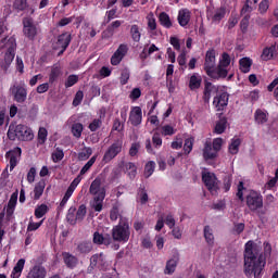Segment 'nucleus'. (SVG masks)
I'll list each match as a JSON object with an SVG mask.
<instances>
[{"instance_id":"obj_1","label":"nucleus","mask_w":278,"mask_h":278,"mask_svg":"<svg viewBox=\"0 0 278 278\" xmlns=\"http://www.w3.org/2000/svg\"><path fill=\"white\" fill-rule=\"evenodd\" d=\"M243 273L248 278H262L266 268V256L253 241H248L243 252Z\"/></svg>"},{"instance_id":"obj_2","label":"nucleus","mask_w":278,"mask_h":278,"mask_svg":"<svg viewBox=\"0 0 278 278\" xmlns=\"http://www.w3.org/2000/svg\"><path fill=\"white\" fill-rule=\"evenodd\" d=\"M244 182L240 181L237 191V198L239 201L245 200V205L250 212H257V210H262V207H264V197L262 193L255 190H249L244 198Z\"/></svg>"},{"instance_id":"obj_3","label":"nucleus","mask_w":278,"mask_h":278,"mask_svg":"<svg viewBox=\"0 0 278 278\" xmlns=\"http://www.w3.org/2000/svg\"><path fill=\"white\" fill-rule=\"evenodd\" d=\"M9 140H20V142H31L34 140V130L27 125H10L7 132Z\"/></svg>"},{"instance_id":"obj_4","label":"nucleus","mask_w":278,"mask_h":278,"mask_svg":"<svg viewBox=\"0 0 278 278\" xmlns=\"http://www.w3.org/2000/svg\"><path fill=\"white\" fill-rule=\"evenodd\" d=\"M131 236V228L129 227V222L127 218L121 217L118 225L114 226L112 229V239L114 242H129Z\"/></svg>"},{"instance_id":"obj_5","label":"nucleus","mask_w":278,"mask_h":278,"mask_svg":"<svg viewBox=\"0 0 278 278\" xmlns=\"http://www.w3.org/2000/svg\"><path fill=\"white\" fill-rule=\"evenodd\" d=\"M7 49L4 54V63L7 66H10L12 62H14V58L16 56V38L14 37H4L0 40V50Z\"/></svg>"},{"instance_id":"obj_6","label":"nucleus","mask_w":278,"mask_h":278,"mask_svg":"<svg viewBox=\"0 0 278 278\" xmlns=\"http://www.w3.org/2000/svg\"><path fill=\"white\" fill-rule=\"evenodd\" d=\"M23 34L28 40H36V36H38V26L34 23V18L25 17L23 20Z\"/></svg>"},{"instance_id":"obj_7","label":"nucleus","mask_w":278,"mask_h":278,"mask_svg":"<svg viewBox=\"0 0 278 278\" xmlns=\"http://www.w3.org/2000/svg\"><path fill=\"white\" fill-rule=\"evenodd\" d=\"M123 151V140L117 139L105 151L102 161L104 164H110L114 157H116Z\"/></svg>"},{"instance_id":"obj_8","label":"nucleus","mask_w":278,"mask_h":278,"mask_svg":"<svg viewBox=\"0 0 278 278\" xmlns=\"http://www.w3.org/2000/svg\"><path fill=\"white\" fill-rule=\"evenodd\" d=\"M202 181L211 194H216V192H218V178L216 177V174L210 172L202 173Z\"/></svg>"},{"instance_id":"obj_9","label":"nucleus","mask_w":278,"mask_h":278,"mask_svg":"<svg viewBox=\"0 0 278 278\" xmlns=\"http://www.w3.org/2000/svg\"><path fill=\"white\" fill-rule=\"evenodd\" d=\"M79 184H81V177L78 176L68 186V188L58 207L59 212H62L64 210V207H66V203H68V199H71V197H73V192H75V190L77 189V186H79Z\"/></svg>"},{"instance_id":"obj_10","label":"nucleus","mask_w":278,"mask_h":278,"mask_svg":"<svg viewBox=\"0 0 278 278\" xmlns=\"http://www.w3.org/2000/svg\"><path fill=\"white\" fill-rule=\"evenodd\" d=\"M10 92L16 103H25V101H27V89L25 87L21 85H13L10 88Z\"/></svg>"},{"instance_id":"obj_11","label":"nucleus","mask_w":278,"mask_h":278,"mask_svg":"<svg viewBox=\"0 0 278 278\" xmlns=\"http://www.w3.org/2000/svg\"><path fill=\"white\" fill-rule=\"evenodd\" d=\"M21 155H23L21 147H15L5 153V157L10 162V170L16 168L18 161L21 160Z\"/></svg>"},{"instance_id":"obj_12","label":"nucleus","mask_w":278,"mask_h":278,"mask_svg":"<svg viewBox=\"0 0 278 278\" xmlns=\"http://www.w3.org/2000/svg\"><path fill=\"white\" fill-rule=\"evenodd\" d=\"M216 68V50L214 48L208 49L204 59V71L206 75Z\"/></svg>"},{"instance_id":"obj_13","label":"nucleus","mask_w":278,"mask_h":278,"mask_svg":"<svg viewBox=\"0 0 278 278\" xmlns=\"http://www.w3.org/2000/svg\"><path fill=\"white\" fill-rule=\"evenodd\" d=\"M127 51H129L127 45L121 43L117 50L111 56L112 66H118V64H121V62H123V59L127 55Z\"/></svg>"},{"instance_id":"obj_14","label":"nucleus","mask_w":278,"mask_h":278,"mask_svg":"<svg viewBox=\"0 0 278 278\" xmlns=\"http://www.w3.org/2000/svg\"><path fill=\"white\" fill-rule=\"evenodd\" d=\"M227 105H229V93L227 92L217 94L213 100V106L215 108L216 112H224Z\"/></svg>"},{"instance_id":"obj_15","label":"nucleus","mask_w":278,"mask_h":278,"mask_svg":"<svg viewBox=\"0 0 278 278\" xmlns=\"http://www.w3.org/2000/svg\"><path fill=\"white\" fill-rule=\"evenodd\" d=\"M128 121L132 127L142 125V109L140 106H134L129 113Z\"/></svg>"},{"instance_id":"obj_16","label":"nucleus","mask_w":278,"mask_h":278,"mask_svg":"<svg viewBox=\"0 0 278 278\" xmlns=\"http://www.w3.org/2000/svg\"><path fill=\"white\" fill-rule=\"evenodd\" d=\"M71 40H73V37L68 33H63L58 36V40L53 49L58 50L60 48H63V50L68 49V46L71 45Z\"/></svg>"},{"instance_id":"obj_17","label":"nucleus","mask_w":278,"mask_h":278,"mask_svg":"<svg viewBox=\"0 0 278 278\" xmlns=\"http://www.w3.org/2000/svg\"><path fill=\"white\" fill-rule=\"evenodd\" d=\"M62 258L66 268H70L71 270L77 268V265L79 264V258L71 254V252H62Z\"/></svg>"},{"instance_id":"obj_18","label":"nucleus","mask_w":278,"mask_h":278,"mask_svg":"<svg viewBox=\"0 0 278 278\" xmlns=\"http://www.w3.org/2000/svg\"><path fill=\"white\" fill-rule=\"evenodd\" d=\"M47 277V268H45L41 265H34L28 274L26 275V278H46Z\"/></svg>"},{"instance_id":"obj_19","label":"nucleus","mask_w":278,"mask_h":278,"mask_svg":"<svg viewBox=\"0 0 278 278\" xmlns=\"http://www.w3.org/2000/svg\"><path fill=\"white\" fill-rule=\"evenodd\" d=\"M192 13L188 9H181L178 12L177 21L180 27H188Z\"/></svg>"},{"instance_id":"obj_20","label":"nucleus","mask_w":278,"mask_h":278,"mask_svg":"<svg viewBox=\"0 0 278 278\" xmlns=\"http://www.w3.org/2000/svg\"><path fill=\"white\" fill-rule=\"evenodd\" d=\"M206 75H207V77H211V79H225L227 77V75H229V72L227 71L226 67L218 65L217 67H214Z\"/></svg>"},{"instance_id":"obj_21","label":"nucleus","mask_w":278,"mask_h":278,"mask_svg":"<svg viewBox=\"0 0 278 278\" xmlns=\"http://www.w3.org/2000/svg\"><path fill=\"white\" fill-rule=\"evenodd\" d=\"M103 201H105V191L102 190L101 193L93 197V202L91 203L92 210L94 212H103Z\"/></svg>"},{"instance_id":"obj_22","label":"nucleus","mask_w":278,"mask_h":278,"mask_svg":"<svg viewBox=\"0 0 278 278\" xmlns=\"http://www.w3.org/2000/svg\"><path fill=\"white\" fill-rule=\"evenodd\" d=\"M219 121L216 122L214 132L220 136V134H225L227 129V117L223 116V113L217 114Z\"/></svg>"},{"instance_id":"obj_23","label":"nucleus","mask_w":278,"mask_h":278,"mask_svg":"<svg viewBox=\"0 0 278 278\" xmlns=\"http://www.w3.org/2000/svg\"><path fill=\"white\" fill-rule=\"evenodd\" d=\"M89 192L93 197H99V194L102 192H104V195H105V189L104 187H101V178L98 177L91 182L89 187Z\"/></svg>"},{"instance_id":"obj_24","label":"nucleus","mask_w":278,"mask_h":278,"mask_svg":"<svg viewBox=\"0 0 278 278\" xmlns=\"http://www.w3.org/2000/svg\"><path fill=\"white\" fill-rule=\"evenodd\" d=\"M16 203H18V191H15L11 194V198L8 202L7 216H12L14 210H16Z\"/></svg>"},{"instance_id":"obj_25","label":"nucleus","mask_w":278,"mask_h":278,"mask_svg":"<svg viewBox=\"0 0 278 278\" xmlns=\"http://www.w3.org/2000/svg\"><path fill=\"white\" fill-rule=\"evenodd\" d=\"M254 121L256 125H266V123H268V113L262 109H257L254 112Z\"/></svg>"},{"instance_id":"obj_26","label":"nucleus","mask_w":278,"mask_h":278,"mask_svg":"<svg viewBox=\"0 0 278 278\" xmlns=\"http://www.w3.org/2000/svg\"><path fill=\"white\" fill-rule=\"evenodd\" d=\"M177 264H179V254L167 261L165 266V275H173L177 268Z\"/></svg>"},{"instance_id":"obj_27","label":"nucleus","mask_w":278,"mask_h":278,"mask_svg":"<svg viewBox=\"0 0 278 278\" xmlns=\"http://www.w3.org/2000/svg\"><path fill=\"white\" fill-rule=\"evenodd\" d=\"M25 268V258H20L11 273V278H21Z\"/></svg>"},{"instance_id":"obj_28","label":"nucleus","mask_w":278,"mask_h":278,"mask_svg":"<svg viewBox=\"0 0 278 278\" xmlns=\"http://www.w3.org/2000/svg\"><path fill=\"white\" fill-rule=\"evenodd\" d=\"M217 155L218 154H216L214 149H212V142L206 141L204 143V148H203V157H204V160H215V157H217Z\"/></svg>"},{"instance_id":"obj_29","label":"nucleus","mask_w":278,"mask_h":278,"mask_svg":"<svg viewBox=\"0 0 278 278\" xmlns=\"http://www.w3.org/2000/svg\"><path fill=\"white\" fill-rule=\"evenodd\" d=\"M92 243L90 241H81L77 244V252L80 253V255H88V253L92 252Z\"/></svg>"},{"instance_id":"obj_30","label":"nucleus","mask_w":278,"mask_h":278,"mask_svg":"<svg viewBox=\"0 0 278 278\" xmlns=\"http://www.w3.org/2000/svg\"><path fill=\"white\" fill-rule=\"evenodd\" d=\"M62 75V67L59 64H54L49 74V84H55L58 79H60Z\"/></svg>"},{"instance_id":"obj_31","label":"nucleus","mask_w":278,"mask_h":278,"mask_svg":"<svg viewBox=\"0 0 278 278\" xmlns=\"http://www.w3.org/2000/svg\"><path fill=\"white\" fill-rule=\"evenodd\" d=\"M276 51H277V45H271L270 47L264 48L261 54L262 60L264 62H268V60L274 58Z\"/></svg>"},{"instance_id":"obj_32","label":"nucleus","mask_w":278,"mask_h":278,"mask_svg":"<svg viewBox=\"0 0 278 278\" xmlns=\"http://www.w3.org/2000/svg\"><path fill=\"white\" fill-rule=\"evenodd\" d=\"M257 1L260 0H247L241 9V16H244V14H251V12L257 8Z\"/></svg>"},{"instance_id":"obj_33","label":"nucleus","mask_w":278,"mask_h":278,"mask_svg":"<svg viewBox=\"0 0 278 278\" xmlns=\"http://www.w3.org/2000/svg\"><path fill=\"white\" fill-rule=\"evenodd\" d=\"M239 66L241 73H250L251 66H253V60H251L249 56H244L239 60Z\"/></svg>"},{"instance_id":"obj_34","label":"nucleus","mask_w":278,"mask_h":278,"mask_svg":"<svg viewBox=\"0 0 278 278\" xmlns=\"http://www.w3.org/2000/svg\"><path fill=\"white\" fill-rule=\"evenodd\" d=\"M159 23L162 25V27H165V29H170V27H173L170 15H168L166 12H161L159 14Z\"/></svg>"},{"instance_id":"obj_35","label":"nucleus","mask_w":278,"mask_h":278,"mask_svg":"<svg viewBox=\"0 0 278 278\" xmlns=\"http://www.w3.org/2000/svg\"><path fill=\"white\" fill-rule=\"evenodd\" d=\"M214 88H216V87L214 85H212V83H210V81H206L204 84V91H203V97H202L204 103H210Z\"/></svg>"},{"instance_id":"obj_36","label":"nucleus","mask_w":278,"mask_h":278,"mask_svg":"<svg viewBox=\"0 0 278 278\" xmlns=\"http://www.w3.org/2000/svg\"><path fill=\"white\" fill-rule=\"evenodd\" d=\"M130 38L132 42H140L142 38V33L140 31V26L138 24H134L130 26Z\"/></svg>"},{"instance_id":"obj_37","label":"nucleus","mask_w":278,"mask_h":278,"mask_svg":"<svg viewBox=\"0 0 278 278\" xmlns=\"http://www.w3.org/2000/svg\"><path fill=\"white\" fill-rule=\"evenodd\" d=\"M77 207L75 206H71L67 211V214H66V220L68 223V225H72V226H75L77 225V222H79L77 219Z\"/></svg>"},{"instance_id":"obj_38","label":"nucleus","mask_w":278,"mask_h":278,"mask_svg":"<svg viewBox=\"0 0 278 278\" xmlns=\"http://www.w3.org/2000/svg\"><path fill=\"white\" fill-rule=\"evenodd\" d=\"M202 81H203V78H201V76H199V74L191 75L190 80H189L190 90H199V88H201Z\"/></svg>"},{"instance_id":"obj_39","label":"nucleus","mask_w":278,"mask_h":278,"mask_svg":"<svg viewBox=\"0 0 278 278\" xmlns=\"http://www.w3.org/2000/svg\"><path fill=\"white\" fill-rule=\"evenodd\" d=\"M45 188H46L45 181H39L36 184L34 188V201H40V197L45 194Z\"/></svg>"},{"instance_id":"obj_40","label":"nucleus","mask_w":278,"mask_h":278,"mask_svg":"<svg viewBox=\"0 0 278 278\" xmlns=\"http://www.w3.org/2000/svg\"><path fill=\"white\" fill-rule=\"evenodd\" d=\"M203 233L205 242L208 244V247H214V230H212V227L204 226Z\"/></svg>"},{"instance_id":"obj_41","label":"nucleus","mask_w":278,"mask_h":278,"mask_svg":"<svg viewBox=\"0 0 278 278\" xmlns=\"http://www.w3.org/2000/svg\"><path fill=\"white\" fill-rule=\"evenodd\" d=\"M227 14V9L225 7H220L215 10V13L212 16L213 23H219L225 18V15Z\"/></svg>"},{"instance_id":"obj_42","label":"nucleus","mask_w":278,"mask_h":278,"mask_svg":"<svg viewBox=\"0 0 278 278\" xmlns=\"http://www.w3.org/2000/svg\"><path fill=\"white\" fill-rule=\"evenodd\" d=\"M125 169L129 179H136V176L138 175V167L136 166V163H131V162L126 163Z\"/></svg>"},{"instance_id":"obj_43","label":"nucleus","mask_w":278,"mask_h":278,"mask_svg":"<svg viewBox=\"0 0 278 278\" xmlns=\"http://www.w3.org/2000/svg\"><path fill=\"white\" fill-rule=\"evenodd\" d=\"M71 132L74 136V138H81V134H84V124L74 123L71 127Z\"/></svg>"},{"instance_id":"obj_44","label":"nucleus","mask_w":278,"mask_h":278,"mask_svg":"<svg viewBox=\"0 0 278 278\" xmlns=\"http://www.w3.org/2000/svg\"><path fill=\"white\" fill-rule=\"evenodd\" d=\"M240 144H242V141L240 139H232L228 147L229 153L231 155H238V152L240 151Z\"/></svg>"},{"instance_id":"obj_45","label":"nucleus","mask_w":278,"mask_h":278,"mask_svg":"<svg viewBox=\"0 0 278 278\" xmlns=\"http://www.w3.org/2000/svg\"><path fill=\"white\" fill-rule=\"evenodd\" d=\"M27 8H29V3H27V0L13 1V10H15V12H25Z\"/></svg>"},{"instance_id":"obj_46","label":"nucleus","mask_w":278,"mask_h":278,"mask_svg":"<svg viewBox=\"0 0 278 278\" xmlns=\"http://www.w3.org/2000/svg\"><path fill=\"white\" fill-rule=\"evenodd\" d=\"M97 154L93 155L84 166L83 168L80 169L79 172V175L77 177H80L81 179V176L86 175V173H88V170H90V168H92V166H94V162H97Z\"/></svg>"},{"instance_id":"obj_47","label":"nucleus","mask_w":278,"mask_h":278,"mask_svg":"<svg viewBox=\"0 0 278 278\" xmlns=\"http://www.w3.org/2000/svg\"><path fill=\"white\" fill-rule=\"evenodd\" d=\"M153 173H155V162L149 161L144 165L143 176L146 179H149V177H151V175H153Z\"/></svg>"},{"instance_id":"obj_48","label":"nucleus","mask_w":278,"mask_h":278,"mask_svg":"<svg viewBox=\"0 0 278 278\" xmlns=\"http://www.w3.org/2000/svg\"><path fill=\"white\" fill-rule=\"evenodd\" d=\"M137 197L141 205H147V203L149 202V193H147V189L144 187H140L138 189Z\"/></svg>"},{"instance_id":"obj_49","label":"nucleus","mask_w":278,"mask_h":278,"mask_svg":"<svg viewBox=\"0 0 278 278\" xmlns=\"http://www.w3.org/2000/svg\"><path fill=\"white\" fill-rule=\"evenodd\" d=\"M49 212V206L47 204L37 205L35 208V217L42 218Z\"/></svg>"},{"instance_id":"obj_50","label":"nucleus","mask_w":278,"mask_h":278,"mask_svg":"<svg viewBox=\"0 0 278 278\" xmlns=\"http://www.w3.org/2000/svg\"><path fill=\"white\" fill-rule=\"evenodd\" d=\"M52 162L58 164V162H62L64 160V150L62 148H56L51 154Z\"/></svg>"},{"instance_id":"obj_51","label":"nucleus","mask_w":278,"mask_h":278,"mask_svg":"<svg viewBox=\"0 0 278 278\" xmlns=\"http://www.w3.org/2000/svg\"><path fill=\"white\" fill-rule=\"evenodd\" d=\"M193 147H194V138L192 137L187 138L184 143L185 155H190V153H192Z\"/></svg>"},{"instance_id":"obj_52","label":"nucleus","mask_w":278,"mask_h":278,"mask_svg":"<svg viewBox=\"0 0 278 278\" xmlns=\"http://www.w3.org/2000/svg\"><path fill=\"white\" fill-rule=\"evenodd\" d=\"M47 136H49L47 128L40 127L37 135L38 144H45L47 142Z\"/></svg>"},{"instance_id":"obj_53","label":"nucleus","mask_w":278,"mask_h":278,"mask_svg":"<svg viewBox=\"0 0 278 278\" xmlns=\"http://www.w3.org/2000/svg\"><path fill=\"white\" fill-rule=\"evenodd\" d=\"M247 226L244 225V223H235L233 227L231 229V233L233 236H240V233H242L244 231V228Z\"/></svg>"},{"instance_id":"obj_54","label":"nucleus","mask_w":278,"mask_h":278,"mask_svg":"<svg viewBox=\"0 0 278 278\" xmlns=\"http://www.w3.org/2000/svg\"><path fill=\"white\" fill-rule=\"evenodd\" d=\"M87 208L86 204H81L78 210H76V218L78 219V223H81L84 218H86Z\"/></svg>"},{"instance_id":"obj_55","label":"nucleus","mask_w":278,"mask_h":278,"mask_svg":"<svg viewBox=\"0 0 278 278\" xmlns=\"http://www.w3.org/2000/svg\"><path fill=\"white\" fill-rule=\"evenodd\" d=\"M78 81H79V76L72 74L67 77L65 81V88H73V86H75V84H77Z\"/></svg>"},{"instance_id":"obj_56","label":"nucleus","mask_w":278,"mask_h":278,"mask_svg":"<svg viewBox=\"0 0 278 278\" xmlns=\"http://www.w3.org/2000/svg\"><path fill=\"white\" fill-rule=\"evenodd\" d=\"M249 21H251V15L247 14L240 22V29L242 34H247L249 29Z\"/></svg>"},{"instance_id":"obj_57","label":"nucleus","mask_w":278,"mask_h":278,"mask_svg":"<svg viewBox=\"0 0 278 278\" xmlns=\"http://www.w3.org/2000/svg\"><path fill=\"white\" fill-rule=\"evenodd\" d=\"M229 64H231V56H229V53L224 52L222 54V59L219 60L218 66H223V67L227 68V66H229Z\"/></svg>"},{"instance_id":"obj_58","label":"nucleus","mask_w":278,"mask_h":278,"mask_svg":"<svg viewBox=\"0 0 278 278\" xmlns=\"http://www.w3.org/2000/svg\"><path fill=\"white\" fill-rule=\"evenodd\" d=\"M101 125H103V121L101 118H94L88 126V129L91 131H97L98 129H101Z\"/></svg>"},{"instance_id":"obj_59","label":"nucleus","mask_w":278,"mask_h":278,"mask_svg":"<svg viewBox=\"0 0 278 278\" xmlns=\"http://www.w3.org/2000/svg\"><path fill=\"white\" fill-rule=\"evenodd\" d=\"M121 220V218H123L121 216V210L118 208V206H113L111 212H110V219L115 222V220Z\"/></svg>"},{"instance_id":"obj_60","label":"nucleus","mask_w":278,"mask_h":278,"mask_svg":"<svg viewBox=\"0 0 278 278\" xmlns=\"http://www.w3.org/2000/svg\"><path fill=\"white\" fill-rule=\"evenodd\" d=\"M175 128L170 125H164L161 127V134L163 136H175Z\"/></svg>"},{"instance_id":"obj_61","label":"nucleus","mask_w":278,"mask_h":278,"mask_svg":"<svg viewBox=\"0 0 278 278\" xmlns=\"http://www.w3.org/2000/svg\"><path fill=\"white\" fill-rule=\"evenodd\" d=\"M121 25H123V21L116 20L114 22H112L108 27H106V31H109V34H114L115 29H118V27H121Z\"/></svg>"},{"instance_id":"obj_62","label":"nucleus","mask_w":278,"mask_h":278,"mask_svg":"<svg viewBox=\"0 0 278 278\" xmlns=\"http://www.w3.org/2000/svg\"><path fill=\"white\" fill-rule=\"evenodd\" d=\"M152 144L155 149H160L162 147V136L160 132H154L152 136Z\"/></svg>"},{"instance_id":"obj_63","label":"nucleus","mask_w":278,"mask_h":278,"mask_svg":"<svg viewBox=\"0 0 278 278\" xmlns=\"http://www.w3.org/2000/svg\"><path fill=\"white\" fill-rule=\"evenodd\" d=\"M129 77H130L129 70H124L119 77V84L122 86H127L129 81Z\"/></svg>"},{"instance_id":"obj_64","label":"nucleus","mask_w":278,"mask_h":278,"mask_svg":"<svg viewBox=\"0 0 278 278\" xmlns=\"http://www.w3.org/2000/svg\"><path fill=\"white\" fill-rule=\"evenodd\" d=\"M90 155H92V148H86L85 151H83L78 154V159L81 162H84V161L88 160L90 157Z\"/></svg>"}]
</instances>
